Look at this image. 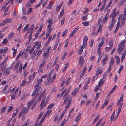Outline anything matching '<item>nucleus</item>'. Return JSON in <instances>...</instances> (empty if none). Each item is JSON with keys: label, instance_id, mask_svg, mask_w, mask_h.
<instances>
[{"label": "nucleus", "instance_id": "f257e3e1", "mask_svg": "<svg viewBox=\"0 0 126 126\" xmlns=\"http://www.w3.org/2000/svg\"><path fill=\"white\" fill-rule=\"evenodd\" d=\"M49 100V98L48 97H46V95L45 94L43 97V100L40 104V106L41 108H43L47 105Z\"/></svg>", "mask_w": 126, "mask_h": 126}, {"label": "nucleus", "instance_id": "f03ea898", "mask_svg": "<svg viewBox=\"0 0 126 126\" xmlns=\"http://www.w3.org/2000/svg\"><path fill=\"white\" fill-rule=\"evenodd\" d=\"M72 98L71 97H70L69 98L68 97H65L64 102L63 103V105H64L66 103V102L67 101L68 102H67V104L65 107V108L66 109L68 108L70 106L71 104V103L72 101Z\"/></svg>", "mask_w": 126, "mask_h": 126}, {"label": "nucleus", "instance_id": "7ed1b4c3", "mask_svg": "<svg viewBox=\"0 0 126 126\" xmlns=\"http://www.w3.org/2000/svg\"><path fill=\"white\" fill-rule=\"evenodd\" d=\"M40 93V92H35L34 94H33V93L32 94V96H34L32 100L31 101V102H29L28 103V104L31 105L32 104L33 101L37 98L38 95Z\"/></svg>", "mask_w": 126, "mask_h": 126}, {"label": "nucleus", "instance_id": "20e7f679", "mask_svg": "<svg viewBox=\"0 0 126 126\" xmlns=\"http://www.w3.org/2000/svg\"><path fill=\"white\" fill-rule=\"evenodd\" d=\"M118 47L117 49V52L119 54H120V53L124 49L125 46L124 45L123 47L121 46L120 44L118 45Z\"/></svg>", "mask_w": 126, "mask_h": 126}, {"label": "nucleus", "instance_id": "39448f33", "mask_svg": "<svg viewBox=\"0 0 126 126\" xmlns=\"http://www.w3.org/2000/svg\"><path fill=\"white\" fill-rule=\"evenodd\" d=\"M40 84L39 83H37L35 85L34 88H36V89L33 92V94H34L35 92H39V91L40 88L41 87L39 86Z\"/></svg>", "mask_w": 126, "mask_h": 126}, {"label": "nucleus", "instance_id": "423d86ee", "mask_svg": "<svg viewBox=\"0 0 126 126\" xmlns=\"http://www.w3.org/2000/svg\"><path fill=\"white\" fill-rule=\"evenodd\" d=\"M102 69L101 67H98L96 71V76H98L99 74L102 73Z\"/></svg>", "mask_w": 126, "mask_h": 126}, {"label": "nucleus", "instance_id": "0eeeda50", "mask_svg": "<svg viewBox=\"0 0 126 126\" xmlns=\"http://www.w3.org/2000/svg\"><path fill=\"white\" fill-rule=\"evenodd\" d=\"M31 106V105H29L27 107L25 108L24 110H23V114H25L28 113Z\"/></svg>", "mask_w": 126, "mask_h": 126}, {"label": "nucleus", "instance_id": "6e6552de", "mask_svg": "<svg viewBox=\"0 0 126 126\" xmlns=\"http://www.w3.org/2000/svg\"><path fill=\"white\" fill-rule=\"evenodd\" d=\"M79 65L81 66H82L84 63L83 61V58L82 56H80L79 61Z\"/></svg>", "mask_w": 126, "mask_h": 126}, {"label": "nucleus", "instance_id": "1a4fd4ad", "mask_svg": "<svg viewBox=\"0 0 126 126\" xmlns=\"http://www.w3.org/2000/svg\"><path fill=\"white\" fill-rule=\"evenodd\" d=\"M79 28H76L72 32L70 35L69 38L72 37L73 36L77 31Z\"/></svg>", "mask_w": 126, "mask_h": 126}, {"label": "nucleus", "instance_id": "9d476101", "mask_svg": "<svg viewBox=\"0 0 126 126\" xmlns=\"http://www.w3.org/2000/svg\"><path fill=\"white\" fill-rule=\"evenodd\" d=\"M105 79L103 78L101 79L99 81L98 85V87H100L104 83V82Z\"/></svg>", "mask_w": 126, "mask_h": 126}, {"label": "nucleus", "instance_id": "9b49d317", "mask_svg": "<svg viewBox=\"0 0 126 126\" xmlns=\"http://www.w3.org/2000/svg\"><path fill=\"white\" fill-rule=\"evenodd\" d=\"M87 67L85 66L84 67L81 74L80 76L79 79H80L84 75V74L85 72V71L86 70Z\"/></svg>", "mask_w": 126, "mask_h": 126}, {"label": "nucleus", "instance_id": "f8f14e48", "mask_svg": "<svg viewBox=\"0 0 126 126\" xmlns=\"http://www.w3.org/2000/svg\"><path fill=\"white\" fill-rule=\"evenodd\" d=\"M78 91L79 90L78 89H75L73 92L71 93V95L73 97L76 94Z\"/></svg>", "mask_w": 126, "mask_h": 126}, {"label": "nucleus", "instance_id": "ddd939ff", "mask_svg": "<svg viewBox=\"0 0 126 126\" xmlns=\"http://www.w3.org/2000/svg\"><path fill=\"white\" fill-rule=\"evenodd\" d=\"M81 116V114L80 113L76 117L75 120V121L78 122L79 120L80 119Z\"/></svg>", "mask_w": 126, "mask_h": 126}, {"label": "nucleus", "instance_id": "4468645a", "mask_svg": "<svg viewBox=\"0 0 126 126\" xmlns=\"http://www.w3.org/2000/svg\"><path fill=\"white\" fill-rule=\"evenodd\" d=\"M104 39L105 38L104 37H102L101 38V43H100L98 46L99 47H101L102 46L104 43Z\"/></svg>", "mask_w": 126, "mask_h": 126}, {"label": "nucleus", "instance_id": "2eb2a0df", "mask_svg": "<svg viewBox=\"0 0 126 126\" xmlns=\"http://www.w3.org/2000/svg\"><path fill=\"white\" fill-rule=\"evenodd\" d=\"M12 19L9 18H8L4 20V23H5V24L9 23L12 22Z\"/></svg>", "mask_w": 126, "mask_h": 126}, {"label": "nucleus", "instance_id": "dca6fc26", "mask_svg": "<svg viewBox=\"0 0 126 126\" xmlns=\"http://www.w3.org/2000/svg\"><path fill=\"white\" fill-rule=\"evenodd\" d=\"M66 111V110H65L63 111V112L62 113L61 115V116L59 118L58 120V122H57V123H58L62 119L63 116V115H64V114L65 113Z\"/></svg>", "mask_w": 126, "mask_h": 126}, {"label": "nucleus", "instance_id": "f3484780", "mask_svg": "<svg viewBox=\"0 0 126 126\" xmlns=\"http://www.w3.org/2000/svg\"><path fill=\"white\" fill-rule=\"evenodd\" d=\"M8 85H6L3 90V91L4 93H7L9 92V90L8 91H6V89L8 87Z\"/></svg>", "mask_w": 126, "mask_h": 126}, {"label": "nucleus", "instance_id": "a211bd4d", "mask_svg": "<svg viewBox=\"0 0 126 126\" xmlns=\"http://www.w3.org/2000/svg\"><path fill=\"white\" fill-rule=\"evenodd\" d=\"M117 86L116 85H115L112 88L111 90L109 93V94H111L113 93L114 91L116 89Z\"/></svg>", "mask_w": 126, "mask_h": 126}, {"label": "nucleus", "instance_id": "6ab92c4d", "mask_svg": "<svg viewBox=\"0 0 126 126\" xmlns=\"http://www.w3.org/2000/svg\"><path fill=\"white\" fill-rule=\"evenodd\" d=\"M108 12L107 13V14L106 15L105 17L103 19V21L105 22H106L107 20L108 17H109V14H108Z\"/></svg>", "mask_w": 126, "mask_h": 126}, {"label": "nucleus", "instance_id": "aec40b11", "mask_svg": "<svg viewBox=\"0 0 126 126\" xmlns=\"http://www.w3.org/2000/svg\"><path fill=\"white\" fill-rule=\"evenodd\" d=\"M122 19V17H118V21L117 24H116V26H118V27H119V24L121 20Z\"/></svg>", "mask_w": 126, "mask_h": 126}, {"label": "nucleus", "instance_id": "412c9836", "mask_svg": "<svg viewBox=\"0 0 126 126\" xmlns=\"http://www.w3.org/2000/svg\"><path fill=\"white\" fill-rule=\"evenodd\" d=\"M52 36H51L49 37V38L47 42L46 43V44H45V47H47V46H48V45L49 44V42L50 40H51V38H52Z\"/></svg>", "mask_w": 126, "mask_h": 126}, {"label": "nucleus", "instance_id": "4be33fe9", "mask_svg": "<svg viewBox=\"0 0 126 126\" xmlns=\"http://www.w3.org/2000/svg\"><path fill=\"white\" fill-rule=\"evenodd\" d=\"M83 49V48L82 46H81L80 47L79 50V55H80L82 53Z\"/></svg>", "mask_w": 126, "mask_h": 126}, {"label": "nucleus", "instance_id": "5701e85b", "mask_svg": "<svg viewBox=\"0 0 126 126\" xmlns=\"http://www.w3.org/2000/svg\"><path fill=\"white\" fill-rule=\"evenodd\" d=\"M38 51V50L37 49H35L34 52H33L32 55V57L33 58L35 56V54H36Z\"/></svg>", "mask_w": 126, "mask_h": 126}, {"label": "nucleus", "instance_id": "b1692460", "mask_svg": "<svg viewBox=\"0 0 126 126\" xmlns=\"http://www.w3.org/2000/svg\"><path fill=\"white\" fill-rule=\"evenodd\" d=\"M90 80H91L90 78H89L88 79V80L87 82V83L86 84V85H85V86L84 88V90H85L86 89H87V86L88 85V84H89V82Z\"/></svg>", "mask_w": 126, "mask_h": 126}, {"label": "nucleus", "instance_id": "393cba45", "mask_svg": "<svg viewBox=\"0 0 126 126\" xmlns=\"http://www.w3.org/2000/svg\"><path fill=\"white\" fill-rule=\"evenodd\" d=\"M19 64V63L18 62H17L14 67V69L15 70H17Z\"/></svg>", "mask_w": 126, "mask_h": 126}, {"label": "nucleus", "instance_id": "a878e982", "mask_svg": "<svg viewBox=\"0 0 126 126\" xmlns=\"http://www.w3.org/2000/svg\"><path fill=\"white\" fill-rule=\"evenodd\" d=\"M43 95V93H41L39 96L37 100L36 101L37 103L40 100L42 96Z\"/></svg>", "mask_w": 126, "mask_h": 126}, {"label": "nucleus", "instance_id": "bb28decb", "mask_svg": "<svg viewBox=\"0 0 126 126\" xmlns=\"http://www.w3.org/2000/svg\"><path fill=\"white\" fill-rule=\"evenodd\" d=\"M53 4V2L51 1L49 2V5H48L47 8H51L52 7Z\"/></svg>", "mask_w": 126, "mask_h": 126}, {"label": "nucleus", "instance_id": "cd10ccee", "mask_svg": "<svg viewBox=\"0 0 126 126\" xmlns=\"http://www.w3.org/2000/svg\"><path fill=\"white\" fill-rule=\"evenodd\" d=\"M64 13V10L63 9L61 11V13L60 15L59 16V18H61L62 17V16L63 15Z\"/></svg>", "mask_w": 126, "mask_h": 126}, {"label": "nucleus", "instance_id": "c85d7f7f", "mask_svg": "<svg viewBox=\"0 0 126 126\" xmlns=\"http://www.w3.org/2000/svg\"><path fill=\"white\" fill-rule=\"evenodd\" d=\"M43 81V79L40 78H38L37 79V82L39 84H41Z\"/></svg>", "mask_w": 126, "mask_h": 126}, {"label": "nucleus", "instance_id": "c756f323", "mask_svg": "<svg viewBox=\"0 0 126 126\" xmlns=\"http://www.w3.org/2000/svg\"><path fill=\"white\" fill-rule=\"evenodd\" d=\"M54 106V104L53 103L51 104L47 108V110L51 109Z\"/></svg>", "mask_w": 126, "mask_h": 126}, {"label": "nucleus", "instance_id": "7c9ffc66", "mask_svg": "<svg viewBox=\"0 0 126 126\" xmlns=\"http://www.w3.org/2000/svg\"><path fill=\"white\" fill-rule=\"evenodd\" d=\"M52 111L48 110L47 111L44 115H45V117L47 115H49L51 112Z\"/></svg>", "mask_w": 126, "mask_h": 126}, {"label": "nucleus", "instance_id": "2f4dec72", "mask_svg": "<svg viewBox=\"0 0 126 126\" xmlns=\"http://www.w3.org/2000/svg\"><path fill=\"white\" fill-rule=\"evenodd\" d=\"M112 20L111 21V23H112L114 24H115V18L114 16H112Z\"/></svg>", "mask_w": 126, "mask_h": 126}, {"label": "nucleus", "instance_id": "473e14b6", "mask_svg": "<svg viewBox=\"0 0 126 126\" xmlns=\"http://www.w3.org/2000/svg\"><path fill=\"white\" fill-rule=\"evenodd\" d=\"M99 114H98L97 116H96V118L94 119V121H93V124H94L95 123V122H96V121L98 120L99 119Z\"/></svg>", "mask_w": 126, "mask_h": 126}, {"label": "nucleus", "instance_id": "72a5a7b5", "mask_svg": "<svg viewBox=\"0 0 126 126\" xmlns=\"http://www.w3.org/2000/svg\"><path fill=\"white\" fill-rule=\"evenodd\" d=\"M123 68H124L123 66L122 65H121L120 66V68L119 69V70L118 71V73L119 74L121 72V71L123 69Z\"/></svg>", "mask_w": 126, "mask_h": 126}, {"label": "nucleus", "instance_id": "f704fd0d", "mask_svg": "<svg viewBox=\"0 0 126 126\" xmlns=\"http://www.w3.org/2000/svg\"><path fill=\"white\" fill-rule=\"evenodd\" d=\"M108 57V56H105V58L103 59L102 61V63H105L107 60V59Z\"/></svg>", "mask_w": 126, "mask_h": 126}, {"label": "nucleus", "instance_id": "c9c22d12", "mask_svg": "<svg viewBox=\"0 0 126 126\" xmlns=\"http://www.w3.org/2000/svg\"><path fill=\"white\" fill-rule=\"evenodd\" d=\"M32 31H33V30H32V31H31V32L30 33V34L29 36V41H28V42H29L31 39L32 38V37L31 36L32 35Z\"/></svg>", "mask_w": 126, "mask_h": 126}, {"label": "nucleus", "instance_id": "e433bc0d", "mask_svg": "<svg viewBox=\"0 0 126 126\" xmlns=\"http://www.w3.org/2000/svg\"><path fill=\"white\" fill-rule=\"evenodd\" d=\"M43 114V113L41 112L39 116H38V118H37L36 120L37 122V121H38L40 119V118L42 117Z\"/></svg>", "mask_w": 126, "mask_h": 126}, {"label": "nucleus", "instance_id": "4c0bfd02", "mask_svg": "<svg viewBox=\"0 0 126 126\" xmlns=\"http://www.w3.org/2000/svg\"><path fill=\"white\" fill-rule=\"evenodd\" d=\"M26 81L25 80H24L20 84V86L21 87L24 86L25 85V83Z\"/></svg>", "mask_w": 126, "mask_h": 126}, {"label": "nucleus", "instance_id": "58836bf2", "mask_svg": "<svg viewBox=\"0 0 126 126\" xmlns=\"http://www.w3.org/2000/svg\"><path fill=\"white\" fill-rule=\"evenodd\" d=\"M67 31L68 30L67 29H65L64 31L63 32L62 34V36L63 37L65 36L67 32Z\"/></svg>", "mask_w": 126, "mask_h": 126}, {"label": "nucleus", "instance_id": "ea45409f", "mask_svg": "<svg viewBox=\"0 0 126 126\" xmlns=\"http://www.w3.org/2000/svg\"><path fill=\"white\" fill-rule=\"evenodd\" d=\"M101 48L100 47H99L98 48L97 50V52L98 53V55L99 56L101 54Z\"/></svg>", "mask_w": 126, "mask_h": 126}, {"label": "nucleus", "instance_id": "a19ab883", "mask_svg": "<svg viewBox=\"0 0 126 126\" xmlns=\"http://www.w3.org/2000/svg\"><path fill=\"white\" fill-rule=\"evenodd\" d=\"M69 65V63H67L65 64V67H64L63 69V72L66 69L67 67Z\"/></svg>", "mask_w": 126, "mask_h": 126}, {"label": "nucleus", "instance_id": "79ce46f5", "mask_svg": "<svg viewBox=\"0 0 126 126\" xmlns=\"http://www.w3.org/2000/svg\"><path fill=\"white\" fill-rule=\"evenodd\" d=\"M114 63V60L113 58H111V59L110 61V65H113Z\"/></svg>", "mask_w": 126, "mask_h": 126}, {"label": "nucleus", "instance_id": "37998d69", "mask_svg": "<svg viewBox=\"0 0 126 126\" xmlns=\"http://www.w3.org/2000/svg\"><path fill=\"white\" fill-rule=\"evenodd\" d=\"M45 115H44L42 118L41 121L40 122V123H41V124H42V123L43 121L44 120L45 118Z\"/></svg>", "mask_w": 126, "mask_h": 126}, {"label": "nucleus", "instance_id": "c03bdc74", "mask_svg": "<svg viewBox=\"0 0 126 126\" xmlns=\"http://www.w3.org/2000/svg\"><path fill=\"white\" fill-rule=\"evenodd\" d=\"M13 110V107L12 106L10 107L8 110L7 113H8L10 111Z\"/></svg>", "mask_w": 126, "mask_h": 126}, {"label": "nucleus", "instance_id": "a18cd8bd", "mask_svg": "<svg viewBox=\"0 0 126 126\" xmlns=\"http://www.w3.org/2000/svg\"><path fill=\"white\" fill-rule=\"evenodd\" d=\"M71 87H69V88L66 92V93L64 95V97H63V98H64V96H65L66 95H67L68 93L69 92L70 90H71Z\"/></svg>", "mask_w": 126, "mask_h": 126}, {"label": "nucleus", "instance_id": "49530a36", "mask_svg": "<svg viewBox=\"0 0 126 126\" xmlns=\"http://www.w3.org/2000/svg\"><path fill=\"white\" fill-rule=\"evenodd\" d=\"M88 40V37L87 36L84 37L83 39V42L87 43Z\"/></svg>", "mask_w": 126, "mask_h": 126}, {"label": "nucleus", "instance_id": "de8ad7c7", "mask_svg": "<svg viewBox=\"0 0 126 126\" xmlns=\"http://www.w3.org/2000/svg\"><path fill=\"white\" fill-rule=\"evenodd\" d=\"M31 3L30 1V0L28 2L27 4L26 5V7H29L31 6Z\"/></svg>", "mask_w": 126, "mask_h": 126}, {"label": "nucleus", "instance_id": "09e8293b", "mask_svg": "<svg viewBox=\"0 0 126 126\" xmlns=\"http://www.w3.org/2000/svg\"><path fill=\"white\" fill-rule=\"evenodd\" d=\"M109 44L110 45V47H113V42L111 40L109 42Z\"/></svg>", "mask_w": 126, "mask_h": 126}, {"label": "nucleus", "instance_id": "8fccbe9b", "mask_svg": "<svg viewBox=\"0 0 126 126\" xmlns=\"http://www.w3.org/2000/svg\"><path fill=\"white\" fill-rule=\"evenodd\" d=\"M37 103V101H35V103H34L32 106L31 108V109L32 110L34 109L35 107L36 106Z\"/></svg>", "mask_w": 126, "mask_h": 126}, {"label": "nucleus", "instance_id": "3c124183", "mask_svg": "<svg viewBox=\"0 0 126 126\" xmlns=\"http://www.w3.org/2000/svg\"><path fill=\"white\" fill-rule=\"evenodd\" d=\"M6 108V107H2L1 109V113H2L3 112L5 109Z\"/></svg>", "mask_w": 126, "mask_h": 126}, {"label": "nucleus", "instance_id": "603ef678", "mask_svg": "<svg viewBox=\"0 0 126 126\" xmlns=\"http://www.w3.org/2000/svg\"><path fill=\"white\" fill-rule=\"evenodd\" d=\"M22 53V51H20V53H19V54L18 55L17 57L16 58V60H18V59L20 57V56L21 54Z\"/></svg>", "mask_w": 126, "mask_h": 126}, {"label": "nucleus", "instance_id": "864d4df0", "mask_svg": "<svg viewBox=\"0 0 126 126\" xmlns=\"http://www.w3.org/2000/svg\"><path fill=\"white\" fill-rule=\"evenodd\" d=\"M74 108H73L72 109H71L69 112V116H68V118H69L70 116L71 115V113L72 112L73 110H74Z\"/></svg>", "mask_w": 126, "mask_h": 126}, {"label": "nucleus", "instance_id": "5fc2aeb1", "mask_svg": "<svg viewBox=\"0 0 126 126\" xmlns=\"http://www.w3.org/2000/svg\"><path fill=\"white\" fill-rule=\"evenodd\" d=\"M99 87H98V86L97 85L96 86L94 91V92H97V91L99 89V88H98Z\"/></svg>", "mask_w": 126, "mask_h": 126}, {"label": "nucleus", "instance_id": "6e6d98bb", "mask_svg": "<svg viewBox=\"0 0 126 126\" xmlns=\"http://www.w3.org/2000/svg\"><path fill=\"white\" fill-rule=\"evenodd\" d=\"M15 94H13L12 95H11V99L12 100L16 98V94L15 95Z\"/></svg>", "mask_w": 126, "mask_h": 126}, {"label": "nucleus", "instance_id": "4d7b16f0", "mask_svg": "<svg viewBox=\"0 0 126 126\" xmlns=\"http://www.w3.org/2000/svg\"><path fill=\"white\" fill-rule=\"evenodd\" d=\"M67 53L66 52H65L64 54H63V56L62 57V60H63L64 59L65 56L67 54Z\"/></svg>", "mask_w": 126, "mask_h": 126}, {"label": "nucleus", "instance_id": "13d9d810", "mask_svg": "<svg viewBox=\"0 0 126 126\" xmlns=\"http://www.w3.org/2000/svg\"><path fill=\"white\" fill-rule=\"evenodd\" d=\"M65 18L64 17H63L62 19V21L61 23V26L63 25L64 24V21H65Z\"/></svg>", "mask_w": 126, "mask_h": 126}, {"label": "nucleus", "instance_id": "bf43d9fd", "mask_svg": "<svg viewBox=\"0 0 126 126\" xmlns=\"http://www.w3.org/2000/svg\"><path fill=\"white\" fill-rule=\"evenodd\" d=\"M123 94H122L120 98L119 102H121L123 101Z\"/></svg>", "mask_w": 126, "mask_h": 126}, {"label": "nucleus", "instance_id": "052dcab7", "mask_svg": "<svg viewBox=\"0 0 126 126\" xmlns=\"http://www.w3.org/2000/svg\"><path fill=\"white\" fill-rule=\"evenodd\" d=\"M87 16H84L82 18V19L83 20H86L87 19Z\"/></svg>", "mask_w": 126, "mask_h": 126}, {"label": "nucleus", "instance_id": "680f3d73", "mask_svg": "<svg viewBox=\"0 0 126 126\" xmlns=\"http://www.w3.org/2000/svg\"><path fill=\"white\" fill-rule=\"evenodd\" d=\"M102 28V26L101 25H100L98 28V32H100L101 31V30Z\"/></svg>", "mask_w": 126, "mask_h": 126}, {"label": "nucleus", "instance_id": "e2e57ef3", "mask_svg": "<svg viewBox=\"0 0 126 126\" xmlns=\"http://www.w3.org/2000/svg\"><path fill=\"white\" fill-rule=\"evenodd\" d=\"M14 33H11L9 35V39H10V38H11V39H12V37L14 36Z\"/></svg>", "mask_w": 126, "mask_h": 126}, {"label": "nucleus", "instance_id": "0e129e2a", "mask_svg": "<svg viewBox=\"0 0 126 126\" xmlns=\"http://www.w3.org/2000/svg\"><path fill=\"white\" fill-rule=\"evenodd\" d=\"M32 8H29L27 12V14H30L32 11Z\"/></svg>", "mask_w": 126, "mask_h": 126}, {"label": "nucleus", "instance_id": "69168bd1", "mask_svg": "<svg viewBox=\"0 0 126 126\" xmlns=\"http://www.w3.org/2000/svg\"><path fill=\"white\" fill-rule=\"evenodd\" d=\"M9 71L8 70L7 68H6L5 70L4 73L6 72V75H8L9 74Z\"/></svg>", "mask_w": 126, "mask_h": 126}, {"label": "nucleus", "instance_id": "338daca9", "mask_svg": "<svg viewBox=\"0 0 126 126\" xmlns=\"http://www.w3.org/2000/svg\"><path fill=\"white\" fill-rule=\"evenodd\" d=\"M65 120L64 119L63 120L62 122V123L60 125V126H64L65 124Z\"/></svg>", "mask_w": 126, "mask_h": 126}, {"label": "nucleus", "instance_id": "774afa93", "mask_svg": "<svg viewBox=\"0 0 126 126\" xmlns=\"http://www.w3.org/2000/svg\"><path fill=\"white\" fill-rule=\"evenodd\" d=\"M125 2L124 1L121 0V1L119 3V5H122Z\"/></svg>", "mask_w": 126, "mask_h": 126}]
</instances>
